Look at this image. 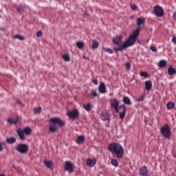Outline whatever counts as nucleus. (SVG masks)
Segmentation results:
<instances>
[{"mask_svg":"<svg viewBox=\"0 0 176 176\" xmlns=\"http://www.w3.org/2000/svg\"><path fill=\"white\" fill-rule=\"evenodd\" d=\"M140 28L136 29L129 36L128 39L125 41L122 45H118L119 52H123L124 49H127V47H130L135 44V42H137L138 37L140 36Z\"/></svg>","mask_w":176,"mask_h":176,"instance_id":"f257e3e1","label":"nucleus"},{"mask_svg":"<svg viewBox=\"0 0 176 176\" xmlns=\"http://www.w3.org/2000/svg\"><path fill=\"white\" fill-rule=\"evenodd\" d=\"M108 151L112 153V155H116L118 159H122L124 156V148L123 146L120 144L113 142L109 145Z\"/></svg>","mask_w":176,"mask_h":176,"instance_id":"f03ea898","label":"nucleus"},{"mask_svg":"<svg viewBox=\"0 0 176 176\" xmlns=\"http://www.w3.org/2000/svg\"><path fill=\"white\" fill-rule=\"evenodd\" d=\"M110 104L112 108H113L117 113L120 114V119L123 120L126 116V104H122L119 106V100L118 99H113L110 100Z\"/></svg>","mask_w":176,"mask_h":176,"instance_id":"7ed1b4c3","label":"nucleus"},{"mask_svg":"<svg viewBox=\"0 0 176 176\" xmlns=\"http://www.w3.org/2000/svg\"><path fill=\"white\" fill-rule=\"evenodd\" d=\"M50 122L52 124H50V131L51 133H56L57 131V129H58L57 127V124L58 126H64V122L61 120L59 118H53L50 119Z\"/></svg>","mask_w":176,"mask_h":176,"instance_id":"20e7f679","label":"nucleus"},{"mask_svg":"<svg viewBox=\"0 0 176 176\" xmlns=\"http://www.w3.org/2000/svg\"><path fill=\"white\" fill-rule=\"evenodd\" d=\"M16 133L21 141H25V135H30L32 133V129L27 126L26 128L21 129H18L16 131Z\"/></svg>","mask_w":176,"mask_h":176,"instance_id":"39448f33","label":"nucleus"},{"mask_svg":"<svg viewBox=\"0 0 176 176\" xmlns=\"http://www.w3.org/2000/svg\"><path fill=\"white\" fill-rule=\"evenodd\" d=\"M160 133L162 134L163 137L166 140H170L171 137V131H170V126L166 124L165 126L161 127Z\"/></svg>","mask_w":176,"mask_h":176,"instance_id":"423d86ee","label":"nucleus"},{"mask_svg":"<svg viewBox=\"0 0 176 176\" xmlns=\"http://www.w3.org/2000/svg\"><path fill=\"white\" fill-rule=\"evenodd\" d=\"M28 149H30V147L25 144H17L16 147V151H17V152H19V153L22 154L27 153L28 152Z\"/></svg>","mask_w":176,"mask_h":176,"instance_id":"0eeeda50","label":"nucleus"},{"mask_svg":"<svg viewBox=\"0 0 176 176\" xmlns=\"http://www.w3.org/2000/svg\"><path fill=\"white\" fill-rule=\"evenodd\" d=\"M154 12L157 17H163L164 16V10L159 5L154 7Z\"/></svg>","mask_w":176,"mask_h":176,"instance_id":"6e6552de","label":"nucleus"},{"mask_svg":"<svg viewBox=\"0 0 176 176\" xmlns=\"http://www.w3.org/2000/svg\"><path fill=\"white\" fill-rule=\"evenodd\" d=\"M67 116L71 119H76L79 117V111L78 110H73L67 112Z\"/></svg>","mask_w":176,"mask_h":176,"instance_id":"1a4fd4ad","label":"nucleus"},{"mask_svg":"<svg viewBox=\"0 0 176 176\" xmlns=\"http://www.w3.org/2000/svg\"><path fill=\"white\" fill-rule=\"evenodd\" d=\"M65 169L69 173H73L74 171V164L69 161H67L65 165Z\"/></svg>","mask_w":176,"mask_h":176,"instance_id":"9d476101","label":"nucleus"},{"mask_svg":"<svg viewBox=\"0 0 176 176\" xmlns=\"http://www.w3.org/2000/svg\"><path fill=\"white\" fill-rule=\"evenodd\" d=\"M122 39H123V36L119 35L113 39V42L115 45H117V46H121V45H122Z\"/></svg>","mask_w":176,"mask_h":176,"instance_id":"9b49d317","label":"nucleus"},{"mask_svg":"<svg viewBox=\"0 0 176 176\" xmlns=\"http://www.w3.org/2000/svg\"><path fill=\"white\" fill-rule=\"evenodd\" d=\"M8 123H10V124H20V122H21V118L20 117H17L16 118H8Z\"/></svg>","mask_w":176,"mask_h":176,"instance_id":"f8f14e48","label":"nucleus"},{"mask_svg":"<svg viewBox=\"0 0 176 176\" xmlns=\"http://www.w3.org/2000/svg\"><path fill=\"white\" fill-rule=\"evenodd\" d=\"M140 173L141 175H142V176L149 175V172L148 171V168H146L145 166H144L140 168Z\"/></svg>","mask_w":176,"mask_h":176,"instance_id":"ddd939ff","label":"nucleus"},{"mask_svg":"<svg viewBox=\"0 0 176 176\" xmlns=\"http://www.w3.org/2000/svg\"><path fill=\"white\" fill-rule=\"evenodd\" d=\"M99 91L102 94H105L107 93V86L105 85V83L101 82L99 85Z\"/></svg>","mask_w":176,"mask_h":176,"instance_id":"4468645a","label":"nucleus"},{"mask_svg":"<svg viewBox=\"0 0 176 176\" xmlns=\"http://www.w3.org/2000/svg\"><path fill=\"white\" fill-rule=\"evenodd\" d=\"M100 118L103 122H108L109 123V114L108 112L102 113Z\"/></svg>","mask_w":176,"mask_h":176,"instance_id":"2eb2a0df","label":"nucleus"},{"mask_svg":"<svg viewBox=\"0 0 176 176\" xmlns=\"http://www.w3.org/2000/svg\"><path fill=\"white\" fill-rule=\"evenodd\" d=\"M122 102L126 105H131V100H130V98H129L128 96L124 97L123 100H122Z\"/></svg>","mask_w":176,"mask_h":176,"instance_id":"dca6fc26","label":"nucleus"},{"mask_svg":"<svg viewBox=\"0 0 176 176\" xmlns=\"http://www.w3.org/2000/svg\"><path fill=\"white\" fill-rule=\"evenodd\" d=\"M89 47H91L93 50H94V49H98V42L96 40H94L92 41V45H89Z\"/></svg>","mask_w":176,"mask_h":176,"instance_id":"f3484780","label":"nucleus"},{"mask_svg":"<svg viewBox=\"0 0 176 176\" xmlns=\"http://www.w3.org/2000/svg\"><path fill=\"white\" fill-rule=\"evenodd\" d=\"M146 89L148 91L149 90H152V82L151 80H148L145 82Z\"/></svg>","mask_w":176,"mask_h":176,"instance_id":"a211bd4d","label":"nucleus"},{"mask_svg":"<svg viewBox=\"0 0 176 176\" xmlns=\"http://www.w3.org/2000/svg\"><path fill=\"white\" fill-rule=\"evenodd\" d=\"M168 75H170V76L175 75V74H176L175 68L171 67H168Z\"/></svg>","mask_w":176,"mask_h":176,"instance_id":"6ab92c4d","label":"nucleus"},{"mask_svg":"<svg viewBox=\"0 0 176 176\" xmlns=\"http://www.w3.org/2000/svg\"><path fill=\"white\" fill-rule=\"evenodd\" d=\"M145 23V18L141 17L137 19V25H142Z\"/></svg>","mask_w":176,"mask_h":176,"instance_id":"aec40b11","label":"nucleus"},{"mask_svg":"<svg viewBox=\"0 0 176 176\" xmlns=\"http://www.w3.org/2000/svg\"><path fill=\"white\" fill-rule=\"evenodd\" d=\"M167 65V60H162L159 62L160 68H164Z\"/></svg>","mask_w":176,"mask_h":176,"instance_id":"412c9836","label":"nucleus"},{"mask_svg":"<svg viewBox=\"0 0 176 176\" xmlns=\"http://www.w3.org/2000/svg\"><path fill=\"white\" fill-rule=\"evenodd\" d=\"M87 164L88 165V166H94V164H96V160L95 159H93V160H91V159H88L87 160Z\"/></svg>","mask_w":176,"mask_h":176,"instance_id":"4be33fe9","label":"nucleus"},{"mask_svg":"<svg viewBox=\"0 0 176 176\" xmlns=\"http://www.w3.org/2000/svg\"><path fill=\"white\" fill-rule=\"evenodd\" d=\"M76 46L78 49H83L85 47V43L83 41H78L76 43Z\"/></svg>","mask_w":176,"mask_h":176,"instance_id":"5701e85b","label":"nucleus"},{"mask_svg":"<svg viewBox=\"0 0 176 176\" xmlns=\"http://www.w3.org/2000/svg\"><path fill=\"white\" fill-rule=\"evenodd\" d=\"M83 141H85V136H78L77 138V140H76V143L77 144H82V142H83Z\"/></svg>","mask_w":176,"mask_h":176,"instance_id":"b1692460","label":"nucleus"},{"mask_svg":"<svg viewBox=\"0 0 176 176\" xmlns=\"http://www.w3.org/2000/svg\"><path fill=\"white\" fill-rule=\"evenodd\" d=\"M102 49L103 52L109 53V54H112V53H113V50H112L111 48H105L104 47H102Z\"/></svg>","mask_w":176,"mask_h":176,"instance_id":"393cba45","label":"nucleus"},{"mask_svg":"<svg viewBox=\"0 0 176 176\" xmlns=\"http://www.w3.org/2000/svg\"><path fill=\"white\" fill-rule=\"evenodd\" d=\"M6 140H7V142L10 144H14V142H16V139L14 137L7 138Z\"/></svg>","mask_w":176,"mask_h":176,"instance_id":"a878e982","label":"nucleus"},{"mask_svg":"<svg viewBox=\"0 0 176 176\" xmlns=\"http://www.w3.org/2000/svg\"><path fill=\"white\" fill-rule=\"evenodd\" d=\"M44 164L48 168H52V166H53V162L50 161H44Z\"/></svg>","mask_w":176,"mask_h":176,"instance_id":"bb28decb","label":"nucleus"},{"mask_svg":"<svg viewBox=\"0 0 176 176\" xmlns=\"http://www.w3.org/2000/svg\"><path fill=\"white\" fill-rule=\"evenodd\" d=\"M175 107V103L170 102L167 104V109H173Z\"/></svg>","mask_w":176,"mask_h":176,"instance_id":"cd10ccee","label":"nucleus"},{"mask_svg":"<svg viewBox=\"0 0 176 176\" xmlns=\"http://www.w3.org/2000/svg\"><path fill=\"white\" fill-rule=\"evenodd\" d=\"M14 39H19V41H24L25 38L22 35L16 34L15 36H14Z\"/></svg>","mask_w":176,"mask_h":176,"instance_id":"c85d7f7f","label":"nucleus"},{"mask_svg":"<svg viewBox=\"0 0 176 176\" xmlns=\"http://www.w3.org/2000/svg\"><path fill=\"white\" fill-rule=\"evenodd\" d=\"M83 108L84 109H85V111H87L89 112V111H91V104H85L83 106Z\"/></svg>","mask_w":176,"mask_h":176,"instance_id":"c756f323","label":"nucleus"},{"mask_svg":"<svg viewBox=\"0 0 176 176\" xmlns=\"http://www.w3.org/2000/svg\"><path fill=\"white\" fill-rule=\"evenodd\" d=\"M140 76H142V78H144L145 79L149 76V74H148L145 72H142L140 73Z\"/></svg>","mask_w":176,"mask_h":176,"instance_id":"7c9ffc66","label":"nucleus"},{"mask_svg":"<svg viewBox=\"0 0 176 176\" xmlns=\"http://www.w3.org/2000/svg\"><path fill=\"white\" fill-rule=\"evenodd\" d=\"M34 112L35 114L41 113L42 109L41 107H36L34 109Z\"/></svg>","mask_w":176,"mask_h":176,"instance_id":"2f4dec72","label":"nucleus"},{"mask_svg":"<svg viewBox=\"0 0 176 176\" xmlns=\"http://www.w3.org/2000/svg\"><path fill=\"white\" fill-rule=\"evenodd\" d=\"M111 164L114 166L115 167H118L119 162H118V160L113 159L111 160Z\"/></svg>","mask_w":176,"mask_h":176,"instance_id":"473e14b6","label":"nucleus"},{"mask_svg":"<svg viewBox=\"0 0 176 176\" xmlns=\"http://www.w3.org/2000/svg\"><path fill=\"white\" fill-rule=\"evenodd\" d=\"M91 97H98V94H97V91L92 90L90 94Z\"/></svg>","mask_w":176,"mask_h":176,"instance_id":"72a5a7b5","label":"nucleus"},{"mask_svg":"<svg viewBox=\"0 0 176 176\" xmlns=\"http://www.w3.org/2000/svg\"><path fill=\"white\" fill-rule=\"evenodd\" d=\"M63 60H65V61H69V60H71L69 58V55H68V54L63 55Z\"/></svg>","mask_w":176,"mask_h":176,"instance_id":"f704fd0d","label":"nucleus"},{"mask_svg":"<svg viewBox=\"0 0 176 176\" xmlns=\"http://www.w3.org/2000/svg\"><path fill=\"white\" fill-rule=\"evenodd\" d=\"M125 67H126V69L129 71V69L131 68V65L130 63V62H126L125 63Z\"/></svg>","mask_w":176,"mask_h":176,"instance_id":"c9c22d12","label":"nucleus"},{"mask_svg":"<svg viewBox=\"0 0 176 176\" xmlns=\"http://www.w3.org/2000/svg\"><path fill=\"white\" fill-rule=\"evenodd\" d=\"M144 98H145V95L140 96L139 98L138 99V102L144 101Z\"/></svg>","mask_w":176,"mask_h":176,"instance_id":"e433bc0d","label":"nucleus"},{"mask_svg":"<svg viewBox=\"0 0 176 176\" xmlns=\"http://www.w3.org/2000/svg\"><path fill=\"white\" fill-rule=\"evenodd\" d=\"M131 6V9L133 10H137L138 7H137V6L135 4H132Z\"/></svg>","mask_w":176,"mask_h":176,"instance_id":"4c0bfd02","label":"nucleus"},{"mask_svg":"<svg viewBox=\"0 0 176 176\" xmlns=\"http://www.w3.org/2000/svg\"><path fill=\"white\" fill-rule=\"evenodd\" d=\"M92 82L94 83V85H98V80L95 78L92 80Z\"/></svg>","mask_w":176,"mask_h":176,"instance_id":"58836bf2","label":"nucleus"},{"mask_svg":"<svg viewBox=\"0 0 176 176\" xmlns=\"http://www.w3.org/2000/svg\"><path fill=\"white\" fill-rule=\"evenodd\" d=\"M42 35V31H38V32H37V33H36V36H41Z\"/></svg>","mask_w":176,"mask_h":176,"instance_id":"ea45409f","label":"nucleus"},{"mask_svg":"<svg viewBox=\"0 0 176 176\" xmlns=\"http://www.w3.org/2000/svg\"><path fill=\"white\" fill-rule=\"evenodd\" d=\"M2 145H3V143H0V152L3 151V146Z\"/></svg>","mask_w":176,"mask_h":176,"instance_id":"a19ab883","label":"nucleus"},{"mask_svg":"<svg viewBox=\"0 0 176 176\" xmlns=\"http://www.w3.org/2000/svg\"><path fill=\"white\" fill-rule=\"evenodd\" d=\"M16 102H17V104H19V105H21V107H23V102H21V101H20V100H16Z\"/></svg>","mask_w":176,"mask_h":176,"instance_id":"79ce46f5","label":"nucleus"},{"mask_svg":"<svg viewBox=\"0 0 176 176\" xmlns=\"http://www.w3.org/2000/svg\"><path fill=\"white\" fill-rule=\"evenodd\" d=\"M151 52H156V47H151Z\"/></svg>","mask_w":176,"mask_h":176,"instance_id":"37998d69","label":"nucleus"},{"mask_svg":"<svg viewBox=\"0 0 176 176\" xmlns=\"http://www.w3.org/2000/svg\"><path fill=\"white\" fill-rule=\"evenodd\" d=\"M172 42H173V43H175V45H176V36H174L172 39Z\"/></svg>","mask_w":176,"mask_h":176,"instance_id":"c03bdc74","label":"nucleus"},{"mask_svg":"<svg viewBox=\"0 0 176 176\" xmlns=\"http://www.w3.org/2000/svg\"><path fill=\"white\" fill-rule=\"evenodd\" d=\"M173 20H176V12L173 13Z\"/></svg>","mask_w":176,"mask_h":176,"instance_id":"a18cd8bd","label":"nucleus"},{"mask_svg":"<svg viewBox=\"0 0 176 176\" xmlns=\"http://www.w3.org/2000/svg\"><path fill=\"white\" fill-rule=\"evenodd\" d=\"M114 50H115L116 52H119V47H118V48H114Z\"/></svg>","mask_w":176,"mask_h":176,"instance_id":"49530a36","label":"nucleus"},{"mask_svg":"<svg viewBox=\"0 0 176 176\" xmlns=\"http://www.w3.org/2000/svg\"><path fill=\"white\" fill-rule=\"evenodd\" d=\"M89 16V14H87V12H85V13L84 14V16Z\"/></svg>","mask_w":176,"mask_h":176,"instance_id":"de8ad7c7","label":"nucleus"},{"mask_svg":"<svg viewBox=\"0 0 176 176\" xmlns=\"http://www.w3.org/2000/svg\"><path fill=\"white\" fill-rule=\"evenodd\" d=\"M0 176H6L5 174H1Z\"/></svg>","mask_w":176,"mask_h":176,"instance_id":"09e8293b","label":"nucleus"}]
</instances>
